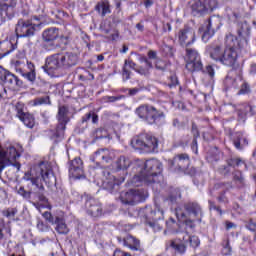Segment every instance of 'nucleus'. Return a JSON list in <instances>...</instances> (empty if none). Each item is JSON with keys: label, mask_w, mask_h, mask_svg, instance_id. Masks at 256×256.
<instances>
[{"label": "nucleus", "mask_w": 256, "mask_h": 256, "mask_svg": "<svg viewBox=\"0 0 256 256\" xmlns=\"http://www.w3.org/2000/svg\"><path fill=\"white\" fill-rule=\"evenodd\" d=\"M39 177H42L47 187H53L55 185V174L49 162H40L33 169L25 172L23 180L30 181L33 188H29L28 190H25L24 186H20L18 189L16 188L18 195L25 201L32 203L36 209H41L43 203H47V197L44 194L45 187L43 184H39Z\"/></svg>", "instance_id": "nucleus-1"}, {"label": "nucleus", "mask_w": 256, "mask_h": 256, "mask_svg": "<svg viewBox=\"0 0 256 256\" xmlns=\"http://www.w3.org/2000/svg\"><path fill=\"white\" fill-rule=\"evenodd\" d=\"M163 163L157 159H150L144 162L136 160L134 162V177L132 185L139 187L141 183L153 185V183H161L163 181Z\"/></svg>", "instance_id": "nucleus-2"}, {"label": "nucleus", "mask_w": 256, "mask_h": 256, "mask_svg": "<svg viewBox=\"0 0 256 256\" xmlns=\"http://www.w3.org/2000/svg\"><path fill=\"white\" fill-rule=\"evenodd\" d=\"M79 63V56L73 52H59L46 57L45 65L42 69L50 75V77H57L59 69H71Z\"/></svg>", "instance_id": "nucleus-3"}, {"label": "nucleus", "mask_w": 256, "mask_h": 256, "mask_svg": "<svg viewBox=\"0 0 256 256\" xmlns=\"http://www.w3.org/2000/svg\"><path fill=\"white\" fill-rule=\"evenodd\" d=\"M135 113L140 119L146 121L148 125H156L157 127L165 125V112L153 105H141L135 110Z\"/></svg>", "instance_id": "nucleus-4"}, {"label": "nucleus", "mask_w": 256, "mask_h": 256, "mask_svg": "<svg viewBox=\"0 0 256 256\" xmlns=\"http://www.w3.org/2000/svg\"><path fill=\"white\" fill-rule=\"evenodd\" d=\"M131 147L135 151H144V153H155L159 147V141L150 134H140L131 140Z\"/></svg>", "instance_id": "nucleus-5"}, {"label": "nucleus", "mask_w": 256, "mask_h": 256, "mask_svg": "<svg viewBox=\"0 0 256 256\" xmlns=\"http://www.w3.org/2000/svg\"><path fill=\"white\" fill-rule=\"evenodd\" d=\"M237 38L228 36L226 38V48L222 54L220 63L226 65V67H235L237 65Z\"/></svg>", "instance_id": "nucleus-6"}, {"label": "nucleus", "mask_w": 256, "mask_h": 256, "mask_svg": "<svg viewBox=\"0 0 256 256\" xmlns=\"http://www.w3.org/2000/svg\"><path fill=\"white\" fill-rule=\"evenodd\" d=\"M221 29V17L211 16L204 24L199 28V33H202V41L207 43L216 31Z\"/></svg>", "instance_id": "nucleus-7"}, {"label": "nucleus", "mask_w": 256, "mask_h": 256, "mask_svg": "<svg viewBox=\"0 0 256 256\" xmlns=\"http://www.w3.org/2000/svg\"><path fill=\"white\" fill-rule=\"evenodd\" d=\"M5 85L10 89H17V87H23V81L11 71L0 66V92L7 91Z\"/></svg>", "instance_id": "nucleus-8"}, {"label": "nucleus", "mask_w": 256, "mask_h": 256, "mask_svg": "<svg viewBox=\"0 0 256 256\" xmlns=\"http://www.w3.org/2000/svg\"><path fill=\"white\" fill-rule=\"evenodd\" d=\"M71 113L69 112V106H59L58 113L56 115V119L58 124L56 126L55 137L57 139H61L63 135H65V129H67V123L71 121V117L69 116Z\"/></svg>", "instance_id": "nucleus-9"}, {"label": "nucleus", "mask_w": 256, "mask_h": 256, "mask_svg": "<svg viewBox=\"0 0 256 256\" xmlns=\"http://www.w3.org/2000/svg\"><path fill=\"white\" fill-rule=\"evenodd\" d=\"M36 31L37 25L24 19H19L15 28L17 39L34 37Z\"/></svg>", "instance_id": "nucleus-10"}, {"label": "nucleus", "mask_w": 256, "mask_h": 256, "mask_svg": "<svg viewBox=\"0 0 256 256\" xmlns=\"http://www.w3.org/2000/svg\"><path fill=\"white\" fill-rule=\"evenodd\" d=\"M17 0H0V18L3 23L15 18Z\"/></svg>", "instance_id": "nucleus-11"}, {"label": "nucleus", "mask_w": 256, "mask_h": 256, "mask_svg": "<svg viewBox=\"0 0 256 256\" xmlns=\"http://www.w3.org/2000/svg\"><path fill=\"white\" fill-rule=\"evenodd\" d=\"M120 200L124 205H137V203L145 201V192L143 190L130 189L127 192H121Z\"/></svg>", "instance_id": "nucleus-12"}, {"label": "nucleus", "mask_w": 256, "mask_h": 256, "mask_svg": "<svg viewBox=\"0 0 256 256\" xmlns=\"http://www.w3.org/2000/svg\"><path fill=\"white\" fill-rule=\"evenodd\" d=\"M59 39V28L50 27L42 32L43 49L45 51H53L55 49V41Z\"/></svg>", "instance_id": "nucleus-13"}, {"label": "nucleus", "mask_w": 256, "mask_h": 256, "mask_svg": "<svg viewBox=\"0 0 256 256\" xmlns=\"http://www.w3.org/2000/svg\"><path fill=\"white\" fill-rule=\"evenodd\" d=\"M189 155L178 154L172 160H169V169L174 173H183L189 167Z\"/></svg>", "instance_id": "nucleus-14"}, {"label": "nucleus", "mask_w": 256, "mask_h": 256, "mask_svg": "<svg viewBox=\"0 0 256 256\" xmlns=\"http://www.w3.org/2000/svg\"><path fill=\"white\" fill-rule=\"evenodd\" d=\"M104 177L106 179L103 182V187L109 193H117L119 191V185L125 182V176L120 177V179L115 178V176L111 175L109 170H104L103 172Z\"/></svg>", "instance_id": "nucleus-15"}, {"label": "nucleus", "mask_w": 256, "mask_h": 256, "mask_svg": "<svg viewBox=\"0 0 256 256\" xmlns=\"http://www.w3.org/2000/svg\"><path fill=\"white\" fill-rule=\"evenodd\" d=\"M15 112L16 117H18L28 129L35 127V117H33L31 113L25 112V104L21 102L16 103Z\"/></svg>", "instance_id": "nucleus-16"}, {"label": "nucleus", "mask_w": 256, "mask_h": 256, "mask_svg": "<svg viewBox=\"0 0 256 256\" xmlns=\"http://www.w3.org/2000/svg\"><path fill=\"white\" fill-rule=\"evenodd\" d=\"M213 11L211 0H193L191 3V13L194 17H203V15Z\"/></svg>", "instance_id": "nucleus-17"}, {"label": "nucleus", "mask_w": 256, "mask_h": 256, "mask_svg": "<svg viewBox=\"0 0 256 256\" xmlns=\"http://www.w3.org/2000/svg\"><path fill=\"white\" fill-rule=\"evenodd\" d=\"M137 64L135 62H133V60H125L124 61V65L122 67V79L123 81H129V79H131V70L129 69H133V71H135L136 73H139V75H144L147 76L149 75V69L143 68V67H139L136 68Z\"/></svg>", "instance_id": "nucleus-18"}, {"label": "nucleus", "mask_w": 256, "mask_h": 256, "mask_svg": "<svg viewBox=\"0 0 256 256\" xmlns=\"http://www.w3.org/2000/svg\"><path fill=\"white\" fill-rule=\"evenodd\" d=\"M195 31L193 28L185 26L178 32V41L182 47L189 49V45L195 43Z\"/></svg>", "instance_id": "nucleus-19"}, {"label": "nucleus", "mask_w": 256, "mask_h": 256, "mask_svg": "<svg viewBox=\"0 0 256 256\" xmlns=\"http://www.w3.org/2000/svg\"><path fill=\"white\" fill-rule=\"evenodd\" d=\"M85 209L90 217H101L103 215L101 203L93 197H86Z\"/></svg>", "instance_id": "nucleus-20"}, {"label": "nucleus", "mask_w": 256, "mask_h": 256, "mask_svg": "<svg viewBox=\"0 0 256 256\" xmlns=\"http://www.w3.org/2000/svg\"><path fill=\"white\" fill-rule=\"evenodd\" d=\"M69 175L73 179H85V171L83 170V160L76 157L69 162Z\"/></svg>", "instance_id": "nucleus-21"}, {"label": "nucleus", "mask_w": 256, "mask_h": 256, "mask_svg": "<svg viewBox=\"0 0 256 256\" xmlns=\"http://www.w3.org/2000/svg\"><path fill=\"white\" fill-rule=\"evenodd\" d=\"M184 209L186 211V217H189L192 221H201V218L203 217V209L199 203L187 202L184 204Z\"/></svg>", "instance_id": "nucleus-22"}, {"label": "nucleus", "mask_w": 256, "mask_h": 256, "mask_svg": "<svg viewBox=\"0 0 256 256\" xmlns=\"http://www.w3.org/2000/svg\"><path fill=\"white\" fill-rule=\"evenodd\" d=\"M90 161H92V163H95L96 166H94V169H101L104 163H109V161H111V158L109 157V150H97L94 155L90 157Z\"/></svg>", "instance_id": "nucleus-23"}, {"label": "nucleus", "mask_w": 256, "mask_h": 256, "mask_svg": "<svg viewBox=\"0 0 256 256\" xmlns=\"http://www.w3.org/2000/svg\"><path fill=\"white\" fill-rule=\"evenodd\" d=\"M186 69L190 71V73L202 71V73H207L209 77H211V79L215 77V69H213V66L208 65L204 70L203 62L201 60H198L196 62L186 63Z\"/></svg>", "instance_id": "nucleus-24"}, {"label": "nucleus", "mask_w": 256, "mask_h": 256, "mask_svg": "<svg viewBox=\"0 0 256 256\" xmlns=\"http://www.w3.org/2000/svg\"><path fill=\"white\" fill-rule=\"evenodd\" d=\"M118 242L124 247H129L132 251H141V242L139 239L133 237L132 235H127L123 239L121 237L117 238Z\"/></svg>", "instance_id": "nucleus-25"}, {"label": "nucleus", "mask_w": 256, "mask_h": 256, "mask_svg": "<svg viewBox=\"0 0 256 256\" xmlns=\"http://www.w3.org/2000/svg\"><path fill=\"white\" fill-rule=\"evenodd\" d=\"M27 68H28V71L23 70L21 68H17L16 72L20 73V75H22L24 77V79H26L30 83H35V81L37 79V72H35V64L28 61Z\"/></svg>", "instance_id": "nucleus-26"}, {"label": "nucleus", "mask_w": 256, "mask_h": 256, "mask_svg": "<svg viewBox=\"0 0 256 256\" xmlns=\"http://www.w3.org/2000/svg\"><path fill=\"white\" fill-rule=\"evenodd\" d=\"M132 165V171L135 173L134 167H135V161L132 162L131 159L127 156H120L116 162L115 167L116 171H123L124 175H127V169H129V166Z\"/></svg>", "instance_id": "nucleus-27"}, {"label": "nucleus", "mask_w": 256, "mask_h": 256, "mask_svg": "<svg viewBox=\"0 0 256 256\" xmlns=\"http://www.w3.org/2000/svg\"><path fill=\"white\" fill-rule=\"evenodd\" d=\"M206 51L207 53H209L213 61H216V63H221V59L223 58V52H224L221 45H217V44L208 45L206 46Z\"/></svg>", "instance_id": "nucleus-28"}, {"label": "nucleus", "mask_w": 256, "mask_h": 256, "mask_svg": "<svg viewBox=\"0 0 256 256\" xmlns=\"http://www.w3.org/2000/svg\"><path fill=\"white\" fill-rule=\"evenodd\" d=\"M139 213L141 216H143V213H150L149 215H144L146 223H148V221H159V219L163 218V211H160L159 208L151 211V208L146 207L140 210Z\"/></svg>", "instance_id": "nucleus-29"}, {"label": "nucleus", "mask_w": 256, "mask_h": 256, "mask_svg": "<svg viewBox=\"0 0 256 256\" xmlns=\"http://www.w3.org/2000/svg\"><path fill=\"white\" fill-rule=\"evenodd\" d=\"M231 139L234 147L239 151L248 145L247 138L243 135L242 132H235L231 134Z\"/></svg>", "instance_id": "nucleus-30"}, {"label": "nucleus", "mask_w": 256, "mask_h": 256, "mask_svg": "<svg viewBox=\"0 0 256 256\" xmlns=\"http://www.w3.org/2000/svg\"><path fill=\"white\" fill-rule=\"evenodd\" d=\"M187 240H185V236H183L182 240H171L169 247L175 250V253H179L183 255L187 251V246L185 245Z\"/></svg>", "instance_id": "nucleus-31"}, {"label": "nucleus", "mask_w": 256, "mask_h": 256, "mask_svg": "<svg viewBox=\"0 0 256 256\" xmlns=\"http://www.w3.org/2000/svg\"><path fill=\"white\" fill-rule=\"evenodd\" d=\"M176 217L178 221L185 223L186 227H189V229H195V221L197 220L189 218V216H187L185 212L181 211L180 208H176Z\"/></svg>", "instance_id": "nucleus-32"}, {"label": "nucleus", "mask_w": 256, "mask_h": 256, "mask_svg": "<svg viewBox=\"0 0 256 256\" xmlns=\"http://www.w3.org/2000/svg\"><path fill=\"white\" fill-rule=\"evenodd\" d=\"M54 225H56L55 230L59 235H68L69 234V227H67V223H65V219L56 216V222H54Z\"/></svg>", "instance_id": "nucleus-33"}, {"label": "nucleus", "mask_w": 256, "mask_h": 256, "mask_svg": "<svg viewBox=\"0 0 256 256\" xmlns=\"http://www.w3.org/2000/svg\"><path fill=\"white\" fill-rule=\"evenodd\" d=\"M201 61V55L195 48H186V63Z\"/></svg>", "instance_id": "nucleus-34"}, {"label": "nucleus", "mask_w": 256, "mask_h": 256, "mask_svg": "<svg viewBox=\"0 0 256 256\" xmlns=\"http://www.w3.org/2000/svg\"><path fill=\"white\" fill-rule=\"evenodd\" d=\"M95 11L100 13L102 17H105V15L111 13L109 1L98 2L95 7Z\"/></svg>", "instance_id": "nucleus-35"}, {"label": "nucleus", "mask_w": 256, "mask_h": 256, "mask_svg": "<svg viewBox=\"0 0 256 256\" xmlns=\"http://www.w3.org/2000/svg\"><path fill=\"white\" fill-rule=\"evenodd\" d=\"M250 31L251 28H249V24H247V22L238 23L237 34L239 39H245L246 37H249Z\"/></svg>", "instance_id": "nucleus-36"}, {"label": "nucleus", "mask_w": 256, "mask_h": 256, "mask_svg": "<svg viewBox=\"0 0 256 256\" xmlns=\"http://www.w3.org/2000/svg\"><path fill=\"white\" fill-rule=\"evenodd\" d=\"M51 187H54V189H55L52 192V197L54 199H60V200L66 199L67 191H65V189H63L61 187L60 188L57 187V180L55 181V184H53Z\"/></svg>", "instance_id": "nucleus-37"}, {"label": "nucleus", "mask_w": 256, "mask_h": 256, "mask_svg": "<svg viewBox=\"0 0 256 256\" xmlns=\"http://www.w3.org/2000/svg\"><path fill=\"white\" fill-rule=\"evenodd\" d=\"M233 181L240 189L245 186V177H243V172L235 170L233 172Z\"/></svg>", "instance_id": "nucleus-38"}, {"label": "nucleus", "mask_w": 256, "mask_h": 256, "mask_svg": "<svg viewBox=\"0 0 256 256\" xmlns=\"http://www.w3.org/2000/svg\"><path fill=\"white\" fill-rule=\"evenodd\" d=\"M19 213V210L17 208H7L6 210L2 211L3 217H6L7 219L15 220V215Z\"/></svg>", "instance_id": "nucleus-39"}, {"label": "nucleus", "mask_w": 256, "mask_h": 256, "mask_svg": "<svg viewBox=\"0 0 256 256\" xmlns=\"http://www.w3.org/2000/svg\"><path fill=\"white\" fill-rule=\"evenodd\" d=\"M96 137L98 139H113V136L105 128H99L96 131Z\"/></svg>", "instance_id": "nucleus-40"}, {"label": "nucleus", "mask_w": 256, "mask_h": 256, "mask_svg": "<svg viewBox=\"0 0 256 256\" xmlns=\"http://www.w3.org/2000/svg\"><path fill=\"white\" fill-rule=\"evenodd\" d=\"M249 111H251V106H249L247 104L241 106L238 109V117H239V119H241L242 121H245V117L247 116V113H249Z\"/></svg>", "instance_id": "nucleus-41"}, {"label": "nucleus", "mask_w": 256, "mask_h": 256, "mask_svg": "<svg viewBox=\"0 0 256 256\" xmlns=\"http://www.w3.org/2000/svg\"><path fill=\"white\" fill-rule=\"evenodd\" d=\"M177 199H181V190L178 188L172 190L168 196V201H170V203H177Z\"/></svg>", "instance_id": "nucleus-42"}, {"label": "nucleus", "mask_w": 256, "mask_h": 256, "mask_svg": "<svg viewBox=\"0 0 256 256\" xmlns=\"http://www.w3.org/2000/svg\"><path fill=\"white\" fill-rule=\"evenodd\" d=\"M244 163L245 162H243L241 158H230L227 160V165H229V167H232V169L240 167V165H243Z\"/></svg>", "instance_id": "nucleus-43"}, {"label": "nucleus", "mask_w": 256, "mask_h": 256, "mask_svg": "<svg viewBox=\"0 0 256 256\" xmlns=\"http://www.w3.org/2000/svg\"><path fill=\"white\" fill-rule=\"evenodd\" d=\"M185 241H189L190 247H193V249H197L201 245V241L197 236H188V238H185Z\"/></svg>", "instance_id": "nucleus-44"}, {"label": "nucleus", "mask_w": 256, "mask_h": 256, "mask_svg": "<svg viewBox=\"0 0 256 256\" xmlns=\"http://www.w3.org/2000/svg\"><path fill=\"white\" fill-rule=\"evenodd\" d=\"M34 105H51L49 96L38 97L34 99Z\"/></svg>", "instance_id": "nucleus-45"}, {"label": "nucleus", "mask_w": 256, "mask_h": 256, "mask_svg": "<svg viewBox=\"0 0 256 256\" xmlns=\"http://www.w3.org/2000/svg\"><path fill=\"white\" fill-rule=\"evenodd\" d=\"M125 96H104L102 99L104 103H115V101H121V99H124Z\"/></svg>", "instance_id": "nucleus-46"}, {"label": "nucleus", "mask_w": 256, "mask_h": 256, "mask_svg": "<svg viewBox=\"0 0 256 256\" xmlns=\"http://www.w3.org/2000/svg\"><path fill=\"white\" fill-rule=\"evenodd\" d=\"M227 15L229 17V19H240L241 17V12H239L238 10H233L231 8H227Z\"/></svg>", "instance_id": "nucleus-47"}, {"label": "nucleus", "mask_w": 256, "mask_h": 256, "mask_svg": "<svg viewBox=\"0 0 256 256\" xmlns=\"http://www.w3.org/2000/svg\"><path fill=\"white\" fill-rule=\"evenodd\" d=\"M247 93H251V86H249V83L243 82L238 95H247Z\"/></svg>", "instance_id": "nucleus-48"}, {"label": "nucleus", "mask_w": 256, "mask_h": 256, "mask_svg": "<svg viewBox=\"0 0 256 256\" xmlns=\"http://www.w3.org/2000/svg\"><path fill=\"white\" fill-rule=\"evenodd\" d=\"M155 68L158 69V71H165V69H167V62L158 58L155 61Z\"/></svg>", "instance_id": "nucleus-49"}, {"label": "nucleus", "mask_w": 256, "mask_h": 256, "mask_svg": "<svg viewBox=\"0 0 256 256\" xmlns=\"http://www.w3.org/2000/svg\"><path fill=\"white\" fill-rule=\"evenodd\" d=\"M43 217L46 219V221H48V223H51L52 225H55L57 221V216H53L51 212H44Z\"/></svg>", "instance_id": "nucleus-50"}, {"label": "nucleus", "mask_w": 256, "mask_h": 256, "mask_svg": "<svg viewBox=\"0 0 256 256\" xmlns=\"http://www.w3.org/2000/svg\"><path fill=\"white\" fill-rule=\"evenodd\" d=\"M172 126L178 129V131H183L185 129V122H181L179 119L175 118L172 121Z\"/></svg>", "instance_id": "nucleus-51"}, {"label": "nucleus", "mask_w": 256, "mask_h": 256, "mask_svg": "<svg viewBox=\"0 0 256 256\" xmlns=\"http://www.w3.org/2000/svg\"><path fill=\"white\" fill-rule=\"evenodd\" d=\"M147 225H149V227H151V229H153V231L157 232V231H161L162 229V226H160L158 223H157V220H154V221H148L146 222Z\"/></svg>", "instance_id": "nucleus-52"}, {"label": "nucleus", "mask_w": 256, "mask_h": 256, "mask_svg": "<svg viewBox=\"0 0 256 256\" xmlns=\"http://www.w3.org/2000/svg\"><path fill=\"white\" fill-rule=\"evenodd\" d=\"M170 82L168 83V86L171 88L177 87L179 85V80L177 79V76L175 74L171 75L169 77Z\"/></svg>", "instance_id": "nucleus-53"}, {"label": "nucleus", "mask_w": 256, "mask_h": 256, "mask_svg": "<svg viewBox=\"0 0 256 256\" xmlns=\"http://www.w3.org/2000/svg\"><path fill=\"white\" fill-rule=\"evenodd\" d=\"M208 203H209L210 211L214 210V211H217V213H219V215H223V210H221V207L215 205V202L210 200V201H208Z\"/></svg>", "instance_id": "nucleus-54"}, {"label": "nucleus", "mask_w": 256, "mask_h": 256, "mask_svg": "<svg viewBox=\"0 0 256 256\" xmlns=\"http://www.w3.org/2000/svg\"><path fill=\"white\" fill-rule=\"evenodd\" d=\"M231 169H232V167L229 166V164L223 165L220 167V173L222 175H229L231 173Z\"/></svg>", "instance_id": "nucleus-55"}, {"label": "nucleus", "mask_w": 256, "mask_h": 256, "mask_svg": "<svg viewBox=\"0 0 256 256\" xmlns=\"http://www.w3.org/2000/svg\"><path fill=\"white\" fill-rule=\"evenodd\" d=\"M191 133L195 139H199V129L197 128V124H195L194 122L192 123Z\"/></svg>", "instance_id": "nucleus-56"}, {"label": "nucleus", "mask_w": 256, "mask_h": 256, "mask_svg": "<svg viewBox=\"0 0 256 256\" xmlns=\"http://www.w3.org/2000/svg\"><path fill=\"white\" fill-rule=\"evenodd\" d=\"M37 229H39V231L45 232V231H49V226L43 223V221H39L37 223Z\"/></svg>", "instance_id": "nucleus-57"}, {"label": "nucleus", "mask_w": 256, "mask_h": 256, "mask_svg": "<svg viewBox=\"0 0 256 256\" xmlns=\"http://www.w3.org/2000/svg\"><path fill=\"white\" fill-rule=\"evenodd\" d=\"M49 13L54 19H61V16L63 15V11L61 10H51Z\"/></svg>", "instance_id": "nucleus-58"}, {"label": "nucleus", "mask_w": 256, "mask_h": 256, "mask_svg": "<svg viewBox=\"0 0 256 256\" xmlns=\"http://www.w3.org/2000/svg\"><path fill=\"white\" fill-rule=\"evenodd\" d=\"M166 225L168 227V229H175V227H177V222L175 221V219L170 218L167 222Z\"/></svg>", "instance_id": "nucleus-59"}, {"label": "nucleus", "mask_w": 256, "mask_h": 256, "mask_svg": "<svg viewBox=\"0 0 256 256\" xmlns=\"http://www.w3.org/2000/svg\"><path fill=\"white\" fill-rule=\"evenodd\" d=\"M113 256H131V254H129L123 250L116 249L113 253Z\"/></svg>", "instance_id": "nucleus-60"}, {"label": "nucleus", "mask_w": 256, "mask_h": 256, "mask_svg": "<svg viewBox=\"0 0 256 256\" xmlns=\"http://www.w3.org/2000/svg\"><path fill=\"white\" fill-rule=\"evenodd\" d=\"M128 91V95H130L131 97L137 95V93H139V88H131V89H125L124 93Z\"/></svg>", "instance_id": "nucleus-61"}, {"label": "nucleus", "mask_w": 256, "mask_h": 256, "mask_svg": "<svg viewBox=\"0 0 256 256\" xmlns=\"http://www.w3.org/2000/svg\"><path fill=\"white\" fill-rule=\"evenodd\" d=\"M93 117V112H88L82 117V123H87V121H90Z\"/></svg>", "instance_id": "nucleus-62"}, {"label": "nucleus", "mask_w": 256, "mask_h": 256, "mask_svg": "<svg viewBox=\"0 0 256 256\" xmlns=\"http://www.w3.org/2000/svg\"><path fill=\"white\" fill-rule=\"evenodd\" d=\"M148 58L149 59H155V61H157L159 59V58H157V52L153 51V50H150L148 52Z\"/></svg>", "instance_id": "nucleus-63"}, {"label": "nucleus", "mask_w": 256, "mask_h": 256, "mask_svg": "<svg viewBox=\"0 0 256 256\" xmlns=\"http://www.w3.org/2000/svg\"><path fill=\"white\" fill-rule=\"evenodd\" d=\"M218 201L219 203H227V196H225V193H222L220 196H218Z\"/></svg>", "instance_id": "nucleus-64"}]
</instances>
